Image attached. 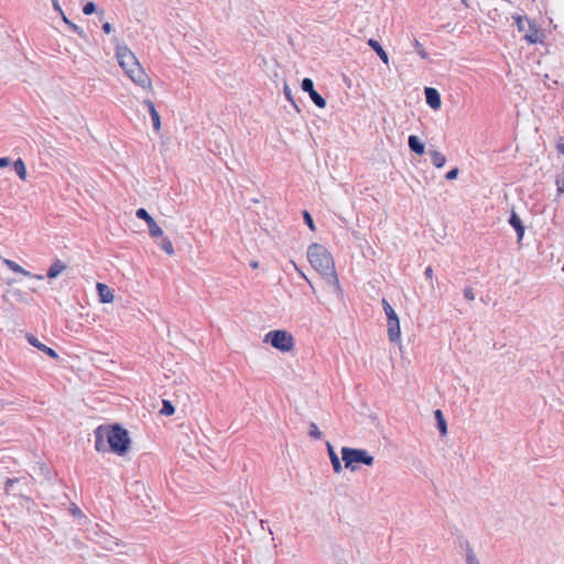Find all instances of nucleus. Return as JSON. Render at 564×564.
<instances>
[{
    "label": "nucleus",
    "mask_w": 564,
    "mask_h": 564,
    "mask_svg": "<svg viewBox=\"0 0 564 564\" xmlns=\"http://www.w3.org/2000/svg\"><path fill=\"white\" fill-rule=\"evenodd\" d=\"M95 448L99 453H105L108 448L115 454L121 456L130 447V437L128 431L119 425H100L95 430Z\"/></svg>",
    "instance_id": "1"
},
{
    "label": "nucleus",
    "mask_w": 564,
    "mask_h": 564,
    "mask_svg": "<svg viewBox=\"0 0 564 564\" xmlns=\"http://www.w3.org/2000/svg\"><path fill=\"white\" fill-rule=\"evenodd\" d=\"M307 260L319 272L333 292L340 294L341 288L335 271V263L328 250L319 243H312L307 249Z\"/></svg>",
    "instance_id": "2"
},
{
    "label": "nucleus",
    "mask_w": 564,
    "mask_h": 564,
    "mask_svg": "<svg viewBox=\"0 0 564 564\" xmlns=\"http://www.w3.org/2000/svg\"><path fill=\"white\" fill-rule=\"evenodd\" d=\"M116 58L129 79L140 88L152 91V80L147 74L139 59L127 45H118Z\"/></svg>",
    "instance_id": "3"
},
{
    "label": "nucleus",
    "mask_w": 564,
    "mask_h": 564,
    "mask_svg": "<svg viewBox=\"0 0 564 564\" xmlns=\"http://www.w3.org/2000/svg\"><path fill=\"white\" fill-rule=\"evenodd\" d=\"M341 459L345 467L350 471L357 470L359 464H364L366 466H372L375 464V457L364 448L345 446L341 448Z\"/></svg>",
    "instance_id": "4"
},
{
    "label": "nucleus",
    "mask_w": 564,
    "mask_h": 564,
    "mask_svg": "<svg viewBox=\"0 0 564 564\" xmlns=\"http://www.w3.org/2000/svg\"><path fill=\"white\" fill-rule=\"evenodd\" d=\"M263 343L271 345L276 350L289 354L295 348V338L286 329H274L263 336Z\"/></svg>",
    "instance_id": "5"
},
{
    "label": "nucleus",
    "mask_w": 564,
    "mask_h": 564,
    "mask_svg": "<svg viewBox=\"0 0 564 564\" xmlns=\"http://www.w3.org/2000/svg\"><path fill=\"white\" fill-rule=\"evenodd\" d=\"M381 304L387 316L388 337L392 343H400L401 329L399 317L393 307L389 304V302L386 299H382Z\"/></svg>",
    "instance_id": "6"
},
{
    "label": "nucleus",
    "mask_w": 564,
    "mask_h": 564,
    "mask_svg": "<svg viewBox=\"0 0 564 564\" xmlns=\"http://www.w3.org/2000/svg\"><path fill=\"white\" fill-rule=\"evenodd\" d=\"M513 19L516 20L519 32L524 34V40L527 42L531 44L539 42L540 31L529 19L521 15H514Z\"/></svg>",
    "instance_id": "7"
},
{
    "label": "nucleus",
    "mask_w": 564,
    "mask_h": 564,
    "mask_svg": "<svg viewBox=\"0 0 564 564\" xmlns=\"http://www.w3.org/2000/svg\"><path fill=\"white\" fill-rule=\"evenodd\" d=\"M302 89L307 93L312 99V101L318 108L326 107V100L314 89V84L311 78H304L301 84Z\"/></svg>",
    "instance_id": "8"
},
{
    "label": "nucleus",
    "mask_w": 564,
    "mask_h": 564,
    "mask_svg": "<svg viewBox=\"0 0 564 564\" xmlns=\"http://www.w3.org/2000/svg\"><path fill=\"white\" fill-rule=\"evenodd\" d=\"M424 93H425L426 104L433 110H438L442 105L440 93L435 88H432V87L425 88Z\"/></svg>",
    "instance_id": "9"
},
{
    "label": "nucleus",
    "mask_w": 564,
    "mask_h": 564,
    "mask_svg": "<svg viewBox=\"0 0 564 564\" xmlns=\"http://www.w3.org/2000/svg\"><path fill=\"white\" fill-rule=\"evenodd\" d=\"M3 263L7 265L8 269H10L11 271H13L15 273H20L28 278H34L40 281L44 279V276L41 274H32L30 271L23 269L20 264H18L13 260L4 259Z\"/></svg>",
    "instance_id": "10"
},
{
    "label": "nucleus",
    "mask_w": 564,
    "mask_h": 564,
    "mask_svg": "<svg viewBox=\"0 0 564 564\" xmlns=\"http://www.w3.org/2000/svg\"><path fill=\"white\" fill-rule=\"evenodd\" d=\"M26 339H28L30 345H32L33 347H35L39 350L43 351L44 354H46L51 358H54V359L58 358V354L54 349H52V348L47 347L46 345L42 344L35 336L29 334V335H26Z\"/></svg>",
    "instance_id": "11"
},
{
    "label": "nucleus",
    "mask_w": 564,
    "mask_h": 564,
    "mask_svg": "<svg viewBox=\"0 0 564 564\" xmlns=\"http://www.w3.org/2000/svg\"><path fill=\"white\" fill-rule=\"evenodd\" d=\"M99 301L101 303H112L115 300V295L112 290L105 283L98 282L96 285Z\"/></svg>",
    "instance_id": "12"
},
{
    "label": "nucleus",
    "mask_w": 564,
    "mask_h": 564,
    "mask_svg": "<svg viewBox=\"0 0 564 564\" xmlns=\"http://www.w3.org/2000/svg\"><path fill=\"white\" fill-rule=\"evenodd\" d=\"M67 265L59 259H55L47 270L48 279H56L66 270Z\"/></svg>",
    "instance_id": "13"
},
{
    "label": "nucleus",
    "mask_w": 564,
    "mask_h": 564,
    "mask_svg": "<svg viewBox=\"0 0 564 564\" xmlns=\"http://www.w3.org/2000/svg\"><path fill=\"white\" fill-rule=\"evenodd\" d=\"M326 446H327V453H328L329 460L333 466L334 473L340 474L343 471V466H341L338 455L336 454V452L334 451V447L332 446V444L329 442L326 443Z\"/></svg>",
    "instance_id": "14"
},
{
    "label": "nucleus",
    "mask_w": 564,
    "mask_h": 564,
    "mask_svg": "<svg viewBox=\"0 0 564 564\" xmlns=\"http://www.w3.org/2000/svg\"><path fill=\"white\" fill-rule=\"evenodd\" d=\"M509 224L514 228L518 235V241L520 242L524 236V226L522 225L521 219L517 215L514 210H512Z\"/></svg>",
    "instance_id": "15"
},
{
    "label": "nucleus",
    "mask_w": 564,
    "mask_h": 564,
    "mask_svg": "<svg viewBox=\"0 0 564 564\" xmlns=\"http://www.w3.org/2000/svg\"><path fill=\"white\" fill-rule=\"evenodd\" d=\"M409 148L412 152L417 155H422L425 152L424 143L416 135H410L408 139Z\"/></svg>",
    "instance_id": "16"
},
{
    "label": "nucleus",
    "mask_w": 564,
    "mask_h": 564,
    "mask_svg": "<svg viewBox=\"0 0 564 564\" xmlns=\"http://www.w3.org/2000/svg\"><path fill=\"white\" fill-rule=\"evenodd\" d=\"M429 154L431 156L432 164L435 167L442 169L445 165L446 156L442 152L434 149H430Z\"/></svg>",
    "instance_id": "17"
},
{
    "label": "nucleus",
    "mask_w": 564,
    "mask_h": 564,
    "mask_svg": "<svg viewBox=\"0 0 564 564\" xmlns=\"http://www.w3.org/2000/svg\"><path fill=\"white\" fill-rule=\"evenodd\" d=\"M368 45L378 54V56L380 57V59L386 64L388 65L389 64V56L388 54L386 53V51L382 48V46L379 44L378 41L373 40V39H370L368 41Z\"/></svg>",
    "instance_id": "18"
},
{
    "label": "nucleus",
    "mask_w": 564,
    "mask_h": 564,
    "mask_svg": "<svg viewBox=\"0 0 564 564\" xmlns=\"http://www.w3.org/2000/svg\"><path fill=\"white\" fill-rule=\"evenodd\" d=\"M434 416L437 421V427L440 430L441 435L445 436L447 434V424L443 415V412L441 410H436L434 412Z\"/></svg>",
    "instance_id": "19"
},
{
    "label": "nucleus",
    "mask_w": 564,
    "mask_h": 564,
    "mask_svg": "<svg viewBox=\"0 0 564 564\" xmlns=\"http://www.w3.org/2000/svg\"><path fill=\"white\" fill-rule=\"evenodd\" d=\"M13 167H14V171L15 173L18 174V176L22 180V181H25L26 180V167H25V164L24 162L22 161V159H18L14 163H13Z\"/></svg>",
    "instance_id": "20"
},
{
    "label": "nucleus",
    "mask_w": 564,
    "mask_h": 564,
    "mask_svg": "<svg viewBox=\"0 0 564 564\" xmlns=\"http://www.w3.org/2000/svg\"><path fill=\"white\" fill-rule=\"evenodd\" d=\"M147 225L149 227V232L152 237H162L163 236L162 228L156 224V221L154 219H152Z\"/></svg>",
    "instance_id": "21"
},
{
    "label": "nucleus",
    "mask_w": 564,
    "mask_h": 564,
    "mask_svg": "<svg viewBox=\"0 0 564 564\" xmlns=\"http://www.w3.org/2000/svg\"><path fill=\"white\" fill-rule=\"evenodd\" d=\"M174 412H175L174 405L170 401L163 400L162 409L160 410V413L162 415L170 416V415L174 414Z\"/></svg>",
    "instance_id": "22"
},
{
    "label": "nucleus",
    "mask_w": 564,
    "mask_h": 564,
    "mask_svg": "<svg viewBox=\"0 0 564 564\" xmlns=\"http://www.w3.org/2000/svg\"><path fill=\"white\" fill-rule=\"evenodd\" d=\"M149 113H150L151 119H152L153 129L156 132H159L161 130V118H160L159 112L156 111V109H153Z\"/></svg>",
    "instance_id": "23"
},
{
    "label": "nucleus",
    "mask_w": 564,
    "mask_h": 564,
    "mask_svg": "<svg viewBox=\"0 0 564 564\" xmlns=\"http://www.w3.org/2000/svg\"><path fill=\"white\" fill-rule=\"evenodd\" d=\"M161 248L169 254V256H173L174 254V247H173V243L172 241L167 238V237H164L161 241Z\"/></svg>",
    "instance_id": "24"
},
{
    "label": "nucleus",
    "mask_w": 564,
    "mask_h": 564,
    "mask_svg": "<svg viewBox=\"0 0 564 564\" xmlns=\"http://www.w3.org/2000/svg\"><path fill=\"white\" fill-rule=\"evenodd\" d=\"M135 216L139 219L144 220L147 224L150 223L153 219V217L144 208L137 209Z\"/></svg>",
    "instance_id": "25"
},
{
    "label": "nucleus",
    "mask_w": 564,
    "mask_h": 564,
    "mask_svg": "<svg viewBox=\"0 0 564 564\" xmlns=\"http://www.w3.org/2000/svg\"><path fill=\"white\" fill-rule=\"evenodd\" d=\"M308 434L311 437L319 440L322 437V432L315 423L310 424Z\"/></svg>",
    "instance_id": "26"
},
{
    "label": "nucleus",
    "mask_w": 564,
    "mask_h": 564,
    "mask_svg": "<svg viewBox=\"0 0 564 564\" xmlns=\"http://www.w3.org/2000/svg\"><path fill=\"white\" fill-rule=\"evenodd\" d=\"M414 47H415L416 53H417L422 58H427V57H429L427 52L425 51V48L423 47V45H422L417 40H415V41H414Z\"/></svg>",
    "instance_id": "27"
},
{
    "label": "nucleus",
    "mask_w": 564,
    "mask_h": 564,
    "mask_svg": "<svg viewBox=\"0 0 564 564\" xmlns=\"http://www.w3.org/2000/svg\"><path fill=\"white\" fill-rule=\"evenodd\" d=\"M96 11V6L94 2H87L84 7H83V12L84 14L86 15H90L93 14L94 12Z\"/></svg>",
    "instance_id": "28"
},
{
    "label": "nucleus",
    "mask_w": 564,
    "mask_h": 564,
    "mask_svg": "<svg viewBox=\"0 0 564 564\" xmlns=\"http://www.w3.org/2000/svg\"><path fill=\"white\" fill-rule=\"evenodd\" d=\"M283 93H284V96L285 98L293 105V106H296L295 105V101H294V98H293V95H292V90L291 88L289 87V85H284V88H283Z\"/></svg>",
    "instance_id": "29"
},
{
    "label": "nucleus",
    "mask_w": 564,
    "mask_h": 564,
    "mask_svg": "<svg viewBox=\"0 0 564 564\" xmlns=\"http://www.w3.org/2000/svg\"><path fill=\"white\" fill-rule=\"evenodd\" d=\"M466 563L467 564H480L479 560L475 555L473 551H468L466 555Z\"/></svg>",
    "instance_id": "30"
},
{
    "label": "nucleus",
    "mask_w": 564,
    "mask_h": 564,
    "mask_svg": "<svg viewBox=\"0 0 564 564\" xmlns=\"http://www.w3.org/2000/svg\"><path fill=\"white\" fill-rule=\"evenodd\" d=\"M303 217H304V220H305L306 225L310 227V229L314 231L315 230V225H314L313 218L310 215V213L305 210L303 213Z\"/></svg>",
    "instance_id": "31"
},
{
    "label": "nucleus",
    "mask_w": 564,
    "mask_h": 564,
    "mask_svg": "<svg viewBox=\"0 0 564 564\" xmlns=\"http://www.w3.org/2000/svg\"><path fill=\"white\" fill-rule=\"evenodd\" d=\"M68 28L74 31L75 33H77L79 36H85V32L82 28H79L77 24L75 23H69Z\"/></svg>",
    "instance_id": "32"
},
{
    "label": "nucleus",
    "mask_w": 564,
    "mask_h": 564,
    "mask_svg": "<svg viewBox=\"0 0 564 564\" xmlns=\"http://www.w3.org/2000/svg\"><path fill=\"white\" fill-rule=\"evenodd\" d=\"M458 175V169L455 167V169H452L451 171H448L445 175L446 180L448 181H453L457 177Z\"/></svg>",
    "instance_id": "33"
},
{
    "label": "nucleus",
    "mask_w": 564,
    "mask_h": 564,
    "mask_svg": "<svg viewBox=\"0 0 564 564\" xmlns=\"http://www.w3.org/2000/svg\"><path fill=\"white\" fill-rule=\"evenodd\" d=\"M464 296H465V299L467 301H474L475 300L474 291L470 288H466L464 290Z\"/></svg>",
    "instance_id": "34"
},
{
    "label": "nucleus",
    "mask_w": 564,
    "mask_h": 564,
    "mask_svg": "<svg viewBox=\"0 0 564 564\" xmlns=\"http://www.w3.org/2000/svg\"><path fill=\"white\" fill-rule=\"evenodd\" d=\"M292 264L294 265V268H295V270L299 272V274H300L303 279H305V280L308 282V284L311 285L312 290H313V291H315V288L313 286V284L311 283V281H310V280L307 279V276H306V275H305V274H304V273L299 269V267L296 265V263H295V262H292Z\"/></svg>",
    "instance_id": "35"
},
{
    "label": "nucleus",
    "mask_w": 564,
    "mask_h": 564,
    "mask_svg": "<svg viewBox=\"0 0 564 564\" xmlns=\"http://www.w3.org/2000/svg\"><path fill=\"white\" fill-rule=\"evenodd\" d=\"M52 4H53V8L54 10L58 13V14H63V9L58 2V0H52Z\"/></svg>",
    "instance_id": "36"
},
{
    "label": "nucleus",
    "mask_w": 564,
    "mask_h": 564,
    "mask_svg": "<svg viewBox=\"0 0 564 564\" xmlns=\"http://www.w3.org/2000/svg\"><path fill=\"white\" fill-rule=\"evenodd\" d=\"M424 275L427 280L432 281L433 280V275H434V272H433V269L432 267H427L424 271Z\"/></svg>",
    "instance_id": "37"
},
{
    "label": "nucleus",
    "mask_w": 564,
    "mask_h": 564,
    "mask_svg": "<svg viewBox=\"0 0 564 564\" xmlns=\"http://www.w3.org/2000/svg\"><path fill=\"white\" fill-rule=\"evenodd\" d=\"M143 105L148 108L149 112L155 109L154 104L150 99H144Z\"/></svg>",
    "instance_id": "38"
},
{
    "label": "nucleus",
    "mask_w": 564,
    "mask_h": 564,
    "mask_svg": "<svg viewBox=\"0 0 564 564\" xmlns=\"http://www.w3.org/2000/svg\"><path fill=\"white\" fill-rule=\"evenodd\" d=\"M102 30L105 33L109 34L112 32V25L109 22L102 24Z\"/></svg>",
    "instance_id": "39"
},
{
    "label": "nucleus",
    "mask_w": 564,
    "mask_h": 564,
    "mask_svg": "<svg viewBox=\"0 0 564 564\" xmlns=\"http://www.w3.org/2000/svg\"><path fill=\"white\" fill-rule=\"evenodd\" d=\"M10 164V160L8 158H0V167H6Z\"/></svg>",
    "instance_id": "40"
},
{
    "label": "nucleus",
    "mask_w": 564,
    "mask_h": 564,
    "mask_svg": "<svg viewBox=\"0 0 564 564\" xmlns=\"http://www.w3.org/2000/svg\"><path fill=\"white\" fill-rule=\"evenodd\" d=\"M63 22L66 24V25H69V23H72V21L66 17V14L63 12V14H59Z\"/></svg>",
    "instance_id": "41"
},
{
    "label": "nucleus",
    "mask_w": 564,
    "mask_h": 564,
    "mask_svg": "<svg viewBox=\"0 0 564 564\" xmlns=\"http://www.w3.org/2000/svg\"><path fill=\"white\" fill-rule=\"evenodd\" d=\"M73 514L79 517V516H82V511L77 507H74L73 508Z\"/></svg>",
    "instance_id": "42"
},
{
    "label": "nucleus",
    "mask_w": 564,
    "mask_h": 564,
    "mask_svg": "<svg viewBox=\"0 0 564 564\" xmlns=\"http://www.w3.org/2000/svg\"><path fill=\"white\" fill-rule=\"evenodd\" d=\"M557 150H558L561 153H564V143H558V144H557Z\"/></svg>",
    "instance_id": "43"
},
{
    "label": "nucleus",
    "mask_w": 564,
    "mask_h": 564,
    "mask_svg": "<svg viewBox=\"0 0 564 564\" xmlns=\"http://www.w3.org/2000/svg\"><path fill=\"white\" fill-rule=\"evenodd\" d=\"M250 265H251V268L257 269L259 267V262L258 261H252L250 263Z\"/></svg>",
    "instance_id": "44"
},
{
    "label": "nucleus",
    "mask_w": 564,
    "mask_h": 564,
    "mask_svg": "<svg viewBox=\"0 0 564 564\" xmlns=\"http://www.w3.org/2000/svg\"><path fill=\"white\" fill-rule=\"evenodd\" d=\"M11 484H13V480H12V479H9V480L7 481V487H8V486H10Z\"/></svg>",
    "instance_id": "45"
},
{
    "label": "nucleus",
    "mask_w": 564,
    "mask_h": 564,
    "mask_svg": "<svg viewBox=\"0 0 564 564\" xmlns=\"http://www.w3.org/2000/svg\"><path fill=\"white\" fill-rule=\"evenodd\" d=\"M3 408V403L2 401H0V410Z\"/></svg>",
    "instance_id": "46"
}]
</instances>
